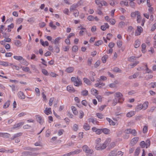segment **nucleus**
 <instances>
[{
  "label": "nucleus",
  "instance_id": "obj_17",
  "mask_svg": "<svg viewBox=\"0 0 156 156\" xmlns=\"http://www.w3.org/2000/svg\"><path fill=\"white\" fill-rule=\"evenodd\" d=\"M71 109L72 110L73 113L76 115L78 114V112L77 110V109L74 106H72L71 107Z\"/></svg>",
  "mask_w": 156,
  "mask_h": 156
},
{
  "label": "nucleus",
  "instance_id": "obj_37",
  "mask_svg": "<svg viewBox=\"0 0 156 156\" xmlns=\"http://www.w3.org/2000/svg\"><path fill=\"white\" fill-rule=\"evenodd\" d=\"M140 151V148H137L135 150L134 154L136 156H137L139 155Z\"/></svg>",
  "mask_w": 156,
  "mask_h": 156
},
{
  "label": "nucleus",
  "instance_id": "obj_13",
  "mask_svg": "<svg viewBox=\"0 0 156 156\" xmlns=\"http://www.w3.org/2000/svg\"><path fill=\"white\" fill-rule=\"evenodd\" d=\"M66 90L69 92H73L75 91L73 86L71 85H68L67 87Z\"/></svg>",
  "mask_w": 156,
  "mask_h": 156
},
{
  "label": "nucleus",
  "instance_id": "obj_9",
  "mask_svg": "<svg viewBox=\"0 0 156 156\" xmlns=\"http://www.w3.org/2000/svg\"><path fill=\"white\" fill-rule=\"evenodd\" d=\"M143 31V29L141 27L137 26V29L135 31V34L136 36L139 35Z\"/></svg>",
  "mask_w": 156,
  "mask_h": 156
},
{
  "label": "nucleus",
  "instance_id": "obj_57",
  "mask_svg": "<svg viewBox=\"0 0 156 156\" xmlns=\"http://www.w3.org/2000/svg\"><path fill=\"white\" fill-rule=\"evenodd\" d=\"M79 79L78 77H72L71 78V81L74 83L76 81H77Z\"/></svg>",
  "mask_w": 156,
  "mask_h": 156
},
{
  "label": "nucleus",
  "instance_id": "obj_35",
  "mask_svg": "<svg viewBox=\"0 0 156 156\" xmlns=\"http://www.w3.org/2000/svg\"><path fill=\"white\" fill-rule=\"evenodd\" d=\"M138 13H140L138 11H136L134 12H132L131 13V16L132 18H134L137 16L138 15Z\"/></svg>",
  "mask_w": 156,
  "mask_h": 156
},
{
  "label": "nucleus",
  "instance_id": "obj_24",
  "mask_svg": "<svg viewBox=\"0 0 156 156\" xmlns=\"http://www.w3.org/2000/svg\"><path fill=\"white\" fill-rule=\"evenodd\" d=\"M61 39V38L60 37H58L55 38L54 40L53 41V43L55 44H58L59 42L60 41Z\"/></svg>",
  "mask_w": 156,
  "mask_h": 156
},
{
  "label": "nucleus",
  "instance_id": "obj_52",
  "mask_svg": "<svg viewBox=\"0 0 156 156\" xmlns=\"http://www.w3.org/2000/svg\"><path fill=\"white\" fill-rule=\"evenodd\" d=\"M102 132L105 134H108L110 132L109 130L107 129H104L102 130Z\"/></svg>",
  "mask_w": 156,
  "mask_h": 156
},
{
  "label": "nucleus",
  "instance_id": "obj_10",
  "mask_svg": "<svg viewBox=\"0 0 156 156\" xmlns=\"http://www.w3.org/2000/svg\"><path fill=\"white\" fill-rule=\"evenodd\" d=\"M139 137H135L133 138L130 141V144L132 145L133 146L135 145L138 142L139 140Z\"/></svg>",
  "mask_w": 156,
  "mask_h": 156
},
{
  "label": "nucleus",
  "instance_id": "obj_53",
  "mask_svg": "<svg viewBox=\"0 0 156 156\" xmlns=\"http://www.w3.org/2000/svg\"><path fill=\"white\" fill-rule=\"evenodd\" d=\"M87 19L90 21H92L94 19V17L92 15H90L87 17Z\"/></svg>",
  "mask_w": 156,
  "mask_h": 156
},
{
  "label": "nucleus",
  "instance_id": "obj_63",
  "mask_svg": "<svg viewBox=\"0 0 156 156\" xmlns=\"http://www.w3.org/2000/svg\"><path fill=\"white\" fill-rule=\"evenodd\" d=\"M73 128L74 130L77 131L78 130V125L76 124H75L73 125Z\"/></svg>",
  "mask_w": 156,
  "mask_h": 156
},
{
  "label": "nucleus",
  "instance_id": "obj_61",
  "mask_svg": "<svg viewBox=\"0 0 156 156\" xmlns=\"http://www.w3.org/2000/svg\"><path fill=\"white\" fill-rule=\"evenodd\" d=\"M156 28V22L154 23L152 26L151 28V30L152 31H153L155 30Z\"/></svg>",
  "mask_w": 156,
  "mask_h": 156
},
{
  "label": "nucleus",
  "instance_id": "obj_18",
  "mask_svg": "<svg viewBox=\"0 0 156 156\" xmlns=\"http://www.w3.org/2000/svg\"><path fill=\"white\" fill-rule=\"evenodd\" d=\"M44 112V113L47 115L51 114L52 113L51 111V108H46Z\"/></svg>",
  "mask_w": 156,
  "mask_h": 156
},
{
  "label": "nucleus",
  "instance_id": "obj_55",
  "mask_svg": "<svg viewBox=\"0 0 156 156\" xmlns=\"http://www.w3.org/2000/svg\"><path fill=\"white\" fill-rule=\"evenodd\" d=\"M49 25L52 29H55L56 28V26L53 24L52 22H51L49 23Z\"/></svg>",
  "mask_w": 156,
  "mask_h": 156
},
{
  "label": "nucleus",
  "instance_id": "obj_51",
  "mask_svg": "<svg viewBox=\"0 0 156 156\" xmlns=\"http://www.w3.org/2000/svg\"><path fill=\"white\" fill-rule=\"evenodd\" d=\"M89 122H92L93 124H96V120L93 118H90L88 119Z\"/></svg>",
  "mask_w": 156,
  "mask_h": 156
},
{
  "label": "nucleus",
  "instance_id": "obj_59",
  "mask_svg": "<svg viewBox=\"0 0 156 156\" xmlns=\"http://www.w3.org/2000/svg\"><path fill=\"white\" fill-rule=\"evenodd\" d=\"M138 15L137 16H136L137 17V22L138 23H140V20L141 19V16H140V13H138Z\"/></svg>",
  "mask_w": 156,
  "mask_h": 156
},
{
  "label": "nucleus",
  "instance_id": "obj_47",
  "mask_svg": "<svg viewBox=\"0 0 156 156\" xmlns=\"http://www.w3.org/2000/svg\"><path fill=\"white\" fill-rule=\"evenodd\" d=\"M14 25L13 23H11L8 26V31L9 32L11 31V29L13 28Z\"/></svg>",
  "mask_w": 156,
  "mask_h": 156
},
{
  "label": "nucleus",
  "instance_id": "obj_60",
  "mask_svg": "<svg viewBox=\"0 0 156 156\" xmlns=\"http://www.w3.org/2000/svg\"><path fill=\"white\" fill-rule=\"evenodd\" d=\"M102 43V41H98L97 42H96L94 43V45L96 46H98L101 45Z\"/></svg>",
  "mask_w": 156,
  "mask_h": 156
},
{
  "label": "nucleus",
  "instance_id": "obj_8",
  "mask_svg": "<svg viewBox=\"0 0 156 156\" xmlns=\"http://www.w3.org/2000/svg\"><path fill=\"white\" fill-rule=\"evenodd\" d=\"M126 132L127 133H131L133 135L135 136L136 135L137 133L135 129H127L125 130Z\"/></svg>",
  "mask_w": 156,
  "mask_h": 156
},
{
  "label": "nucleus",
  "instance_id": "obj_11",
  "mask_svg": "<svg viewBox=\"0 0 156 156\" xmlns=\"http://www.w3.org/2000/svg\"><path fill=\"white\" fill-rule=\"evenodd\" d=\"M109 27V25L107 23H104L101 26L100 28L102 31H105L107 29H108Z\"/></svg>",
  "mask_w": 156,
  "mask_h": 156
},
{
  "label": "nucleus",
  "instance_id": "obj_40",
  "mask_svg": "<svg viewBox=\"0 0 156 156\" xmlns=\"http://www.w3.org/2000/svg\"><path fill=\"white\" fill-rule=\"evenodd\" d=\"M108 57L107 55H105L103 56L101 59L102 62L104 63H105L106 62Z\"/></svg>",
  "mask_w": 156,
  "mask_h": 156
},
{
  "label": "nucleus",
  "instance_id": "obj_22",
  "mask_svg": "<svg viewBox=\"0 0 156 156\" xmlns=\"http://www.w3.org/2000/svg\"><path fill=\"white\" fill-rule=\"evenodd\" d=\"M40 42L41 44L43 46H48L49 45V43L47 41H45V42H44L43 40L40 39Z\"/></svg>",
  "mask_w": 156,
  "mask_h": 156
},
{
  "label": "nucleus",
  "instance_id": "obj_41",
  "mask_svg": "<svg viewBox=\"0 0 156 156\" xmlns=\"http://www.w3.org/2000/svg\"><path fill=\"white\" fill-rule=\"evenodd\" d=\"M73 70V68L72 67H69L67 68L66 71L68 73L72 72Z\"/></svg>",
  "mask_w": 156,
  "mask_h": 156
},
{
  "label": "nucleus",
  "instance_id": "obj_15",
  "mask_svg": "<svg viewBox=\"0 0 156 156\" xmlns=\"http://www.w3.org/2000/svg\"><path fill=\"white\" fill-rule=\"evenodd\" d=\"M95 76V73L93 72H91L90 73V78L92 81H94V77Z\"/></svg>",
  "mask_w": 156,
  "mask_h": 156
},
{
  "label": "nucleus",
  "instance_id": "obj_19",
  "mask_svg": "<svg viewBox=\"0 0 156 156\" xmlns=\"http://www.w3.org/2000/svg\"><path fill=\"white\" fill-rule=\"evenodd\" d=\"M82 84L81 80L79 79L74 83V85L76 86H79Z\"/></svg>",
  "mask_w": 156,
  "mask_h": 156
},
{
  "label": "nucleus",
  "instance_id": "obj_36",
  "mask_svg": "<svg viewBox=\"0 0 156 156\" xmlns=\"http://www.w3.org/2000/svg\"><path fill=\"white\" fill-rule=\"evenodd\" d=\"M84 82L87 85H90L91 84V83L89 80L87 78H83Z\"/></svg>",
  "mask_w": 156,
  "mask_h": 156
},
{
  "label": "nucleus",
  "instance_id": "obj_28",
  "mask_svg": "<svg viewBox=\"0 0 156 156\" xmlns=\"http://www.w3.org/2000/svg\"><path fill=\"white\" fill-rule=\"evenodd\" d=\"M22 69L23 71L25 72H28L30 73H31V72L30 71V68L26 66H23L22 67Z\"/></svg>",
  "mask_w": 156,
  "mask_h": 156
},
{
  "label": "nucleus",
  "instance_id": "obj_43",
  "mask_svg": "<svg viewBox=\"0 0 156 156\" xmlns=\"http://www.w3.org/2000/svg\"><path fill=\"white\" fill-rule=\"evenodd\" d=\"M142 109L141 104H140L138 105L136 108V110L137 111H138Z\"/></svg>",
  "mask_w": 156,
  "mask_h": 156
},
{
  "label": "nucleus",
  "instance_id": "obj_21",
  "mask_svg": "<svg viewBox=\"0 0 156 156\" xmlns=\"http://www.w3.org/2000/svg\"><path fill=\"white\" fill-rule=\"evenodd\" d=\"M148 103L147 101H145L142 104H141L142 109L143 110L146 109L148 107Z\"/></svg>",
  "mask_w": 156,
  "mask_h": 156
},
{
  "label": "nucleus",
  "instance_id": "obj_45",
  "mask_svg": "<svg viewBox=\"0 0 156 156\" xmlns=\"http://www.w3.org/2000/svg\"><path fill=\"white\" fill-rule=\"evenodd\" d=\"M139 56L138 57H136L134 56H131L129 58L128 60L130 62H132L134 60L136 59V58H139Z\"/></svg>",
  "mask_w": 156,
  "mask_h": 156
},
{
  "label": "nucleus",
  "instance_id": "obj_31",
  "mask_svg": "<svg viewBox=\"0 0 156 156\" xmlns=\"http://www.w3.org/2000/svg\"><path fill=\"white\" fill-rule=\"evenodd\" d=\"M24 124V122H21L20 123H17L16 124H15L13 128H16L18 127H20L21 126H22Z\"/></svg>",
  "mask_w": 156,
  "mask_h": 156
},
{
  "label": "nucleus",
  "instance_id": "obj_48",
  "mask_svg": "<svg viewBox=\"0 0 156 156\" xmlns=\"http://www.w3.org/2000/svg\"><path fill=\"white\" fill-rule=\"evenodd\" d=\"M84 112L81 110L79 111V117L80 119H82L83 118L84 115Z\"/></svg>",
  "mask_w": 156,
  "mask_h": 156
},
{
  "label": "nucleus",
  "instance_id": "obj_6",
  "mask_svg": "<svg viewBox=\"0 0 156 156\" xmlns=\"http://www.w3.org/2000/svg\"><path fill=\"white\" fill-rule=\"evenodd\" d=\"M83 150L86 154H91L93 152L92 150H91L86 145L83 146L82 147Z\"/></svg>",
  "mask_w": 156,
  "mask_h": 156
},
{
  "label": "nucleus",
  "instance_id": "obj_25",
  "mask_svg": "<svg viewBox=\"0 0 156 156\" xmlns=\"http://www.w3.org/2000/svg\"><path fill=\"white\" fill-rule=\"evenodd\" d=\"M77 7V5H76L75 4H73L72 5L70 8L69 9L70 10L71 12H73L75 11V10H76L77 9H76V8Z\"/></svg>",
  "mask_w": 156,
  "mask_h": 156
},
{
  "label": "nucleus",
  "instance_id": "obj_39",
  "mask_svg": "<svg viewBox=\"0 0 156 156\" xmlns=\"http://www.w3.org/2000/svg\"><path fill=\"white\" fill-rule=\"evenodd\" d=\"M141 47H142V50H141L142 52L143 53H144L146 51V45L145 44H142Z\"/></svg>",
  "mask_w": 156,
  "mask_h": 156
},
{
  "label": "nucleus",
  "instance_id": "obj_42",
  "mask_svg": "<svg viewBox=\"0 0 156 156\" xmlns=\"http://www.w3.org/2000/svg\"><path fill=\"white\" fill-rule=\"evenodd\" d=\"M72 12L73 13V15L75 16V17H77L78 16L79 14V12L77 9L76 10H75V11Z\"/></svg>",
  "mask_w": 156,
  "mask_h": 156
},
{
  "label": "nucleus",
  "instance_id": "obj_7",
  "mask_svg": "<svg viewBox=\"0 0 156 156\" xmlns=\"http://www.w3.org/2000/svg\"><path fill=\"white\" fill-rule=\"evenodd\" d=\"M81 151V150H76L74 151L70 152L69 153L66 154H64L63 156H70L71 155H73L75 154H78Z\"/></svg>",
  "mask_w": 156,
  "mask_h": 156
},
{
  "label": "nucleus",
  "instance_id": "obj_4",
  "mask_svg": "<svg viewBox=\"0 0 156 156\" xmlns=\"http://www.w3.org/2000/svg\"><path fill=\"white\" fill-rule=\"evenodd\" d=\"M146 144L144 141H142L140 143V145L142 148L145 147L147 148L149 147L150 145V141L149 140H147L146 141Z\"/></svg>",
  "mask_w": 156,
  "mask_h": 156
},
{
  "label": "nucleus",
  "instance_id": "obj_50",
  "mask_svg": "<svg viewBox=\"0 0 156 156\" xmlns=\"http://www.w3.org/2000/svg\"><path fill=\"white\" fill-rule=\"evenodd\" d=\"M125 134L124 135L123 137L125 139H128L129 137V133H127L126 132L125 130L124 131Z\"/></svg>",
  "mask_w": 156,
  "mask_h": 156
},
{
  "label": "nucleus",
  "instance_id": "obj_27",
  "mask_svg": "<svg viewBox=\"0 0 156 156\" xmlns=\"http://www.w3.org/2000/svg\"><path fill=\"white\" fill-rule=\"evenodd\" d=\"M18 96L19 98L22 99H24L25 98V96L23 93L20 91L18 93Z\"/></svg>",
  "mask_w": 156,
  "mask_h": 156
},
{
  "label": "nucleus",
  "instance_id": "obj_12",
  "mask_svg": "<svg viewBox=\"0 0 156 156\" xmlns=\"http://www.w3.org/2000/svg\"><path fill=\"white\" fill-rule=\"evenodd\" d=\"M120 4L122 7L128 6L129 2L127 0H123L120 1Z\"/></svg>",
  "mask_w": 156,
  "mask_h": 156
},
{
  "label": "nucleus",
  "instance_id": "obj_29",
  "mask_svg": "<svg viewBox=\"0 0 156 156\" xmlns=\"http://www.w3.org/2000/svg\"><path fill=\"white\" fill-rule=\"evenodd\" d=\"M105 84L103 83H95V87H97L101 88L104 86Z\"/></svg>",
  "mask_w": 156,
  "mask_h": 156
},
{
  "label": "nucleus",
  "instance_id": "obj_30",
  "mask_svg": "<svg viewBox=\"0 0 156 156\" xmlns=\"http://www.w3.org/2000/svg\"><path fill=\"white\" fill-rule=\"evenodd\" d=\"M13 58L17 60H23V61L24 60V59L23 58V57L22 56H13Z\"/></svg>",
  "mask_w": 156,
  "mask_h": 156
},
{
  "label": "nucleus",
  "instance_id": "obj_58",
  "mask_svg": "<svg viewBox=\"0 0 156 156\" xmlns=\"http://www.w3.org/2000/svg\"><path fill=\"white\" fill-rule=\"evenodd\" d=\"M1 65L5 66H7L9 65V64L8 62H1Z\"/></svg>",
  "mask_w": 156,
  "mask_h": 156
},
{
  "label": "nucleus",
  "instance_id": "obj_49",
  "mask_svg": "<svg viewBox=\"0 0 156 156\" xmlns=\"http://www.w3.org/2000/svg\"><path fill=\"white\" fill-rule=\"evenodd\" d=\"M14 43L16 46H19L20 45L21 42L19 40H16L14 41Z\"/></svg>",
  "mask_w": 156,
  "mask_h": 156
},
{
  "label": "nucleus",
  "instance_id": "obj_2",
  "mask_svg": "<svg viewBox=\"0 0 156 156\" xmlns=\"http://www.w3.org/2000/svg\"><path fill=\"white\" fill-rule=\"evenodd\" d=\"M111 139L110 138H108L104 142L106 146V148L107 146L109 148H111L114 147L115 145V143L114 142H111Z\"/></svg>",
  "mask_w": 156,
  "mask_h": 156
},
{
  "label": "nucleus",
  "instance_id": "obj_5",
  "mask_svg": "<svg viewBox=\"0 0 156 156\" xmlns=\"http://www.w3.org/2000/svg\"><path fill=\"white\" fill-rule=\"evenodd\" d=\"M114 97L118 98L120 101H123L124 100V98L123 97L122 94L120 92H117L114 95Z\"/></svg>",
  "mask_w": 156,
  "mask_h": 156
},
{
  "label": "nucleus",
  "instance_id": "obj_54",
  "mask_svg": "<svg viewBox=\"0 0 156 156\" xmlns=\"http://www.w3.org/2000/svg\"><path fill=\"white\" fill-rule=\"evenodd\" d=\"M63 12L64 13L68 15H69V9H65L63 10Z\"/></svg>",
  "mask_w": 156,
  "mask_h": 156
},
{
  "label": "nucleus",
  "instance_id": "obj_56",
  "mask_svg": "<svg viewBox=\"0 0 156 156\" xmlns=\"http://www.w3.org/2000/svg\"><path fill=\"white\" fill-rule=\"evenodd\" d=\"M50 76L53 77H55L58 76V74L53 72H51L50 73Z\"/></svg>",
  "mask_w": 156,
  "mask_h": 156
},
{
  "label": "nucleus",
  "instance_id": "obj_32",
  "mask_svg": "<svg viewBox=\"0 0 156 156\" xmlns=\"http://www.w3.org/2000/svg\"><path fill=\"white\" fill-rule=\"evenodd\" d=\"M72 49L73 52H75L78 51V47L76 45H74L72 47Z\"/></svg>",
  "mask_w": 156,
  "mask_h": 156
},
{
  "label": "nucleus",
  "instance_id": "obj_46",
  "mask_svg": "<svg viewBox=\"0 0 156 156\" xmlns=\"http://www.w3.org/2000/svg\"><path fill=\"white\" fill-rule=\"evenodd\" d=\"M81 94L83 96H87L88 95V91L87 90H84L81 92Z\"/></svg>",
  "mask_w": 156,
  "mask_h": 156
},
{
  "label": "nucleus",
  "instance_id": "obj_3",
  "mask_svg": "<svg viewBox=\"0 0 156 156\" xmlns=\"http://www.w3.org/2000/svg\"><path fill=\"white\" fill-rule=\"evenodd\" d=\"M124 152L121 151H117L115 150L111 151L109 154L108 156H122Z\"/></svg>",
  "mask_w": 156,
  "mask_h": 156
},
{
  "label": "nucleus",
  "instance_id": "obj_20",
  "mask_svg": "<svg viewBox=\"0 0 156 156\" xmlns=\"http://www.w3.org/2000/svg\"><path fill=\"white\" fill-rule=\"evenodd\" d=\"M135 112L134 111H131L128 112L126 116L127 117H130L135 115Z\"/></svg>",
  "mask_w": 156,
  "mask_h": 156
},
{
  "label": "nucleus",
  "instance_id": "obj_38",
  "mask_svg": "<svg viewBox=\"0 0 156 156\" xmlns=\"http://www.w3.org/2000/svg\"><path fill=\"white\" fill-rule=\"evenodd\" d=\"M10 104V101H7L3 105V107L4 108H8Z\"/></svg>",
  "mask_w": 156,
  "mask_h": 156
},
{
  "label": "nucleus",
  "instance_id": "obj_33",
  "mask_svg": "<svg viewBox=\"0 0 156 156\" xmlns=\"http://www.w3.org/2000/svg\"><path fill=\"white\" fill-rule=\"evenodd\" d=\"M140 45V42L138 40H136L135 42L134 47L135 48L139 47Z\"/></svg>",
  "mask_w": 156,
  "mask_h": 156
},
{
  "label": "nucleus",
  "instance_id": "obj_23",
  "mask_svg": "<svg viewBox=\"0 0 156 156\" xmlns=\"http://www.w3.org/2000/svg\"><path fill=\"white\" fill-rule=\"evenodd\" d=\"M91 94L94 95L96 96L98 94V91L95 89L94 88L91 89L90 90Z\"/></svg>",
  "mask_w": 156,
  "mask_h": 156
},
{
  "label": "nucleus",
  "instance_id": "obj_64",
  "mask_svg": "<svg viewBox=\"0 0 156 156\" xmlns=\"http://www.w3.org/2000/svg\"><path fill=\"white\" fill-rule=\"evenodd\" d=\"M112 36V34L110 33L107 34L106 38L108 40H110Z\"/></svg>",
  "mask_w": 156,
  "mask_h": 156
},
{
  "label": "nucleus",
  "instance_id": "obj_62",
  "mask_svg": "<svg viewBox=\"0 0 156 156\" xmlns=\"http://www.w3.org/2000/svg\"><path fill=\"white\" fill-rule=\"evenodd\" d=\"M95 3L99 6H101V1L100 0H95Z\"/></svg>",
  "mask_w": 156,
  "mask_h": 156
},
{
  "label": "nucleus",
  "instance_id": "obj_26",
  "mask_svg": "<svg viewBox=\"0 0 156 156\" xmlns=\"http://www.w3.org/2000/svg\"><path fill=\"white\" fill-rule=\"evenodd\" d=\"M83 127L85 130H87L90 129V127L87 123H85L84 124Z\"/></svg>",
  "mask_w": 156,
  "mask_h": 156
},
{
  "label": "nucleus",
  "instance_id": "obj_44",
  "mask_svg": "<svg viewBox=\"0 0 156 156\" xmlns=\"http://www.w3.org/2000/svg\"><path fill=\"white\" fill-rule=\"evenodd\" d=\"M96 115L97 117L100 119H102L103 117V115L101 113H97L96 114Z\"/></svg>",
  "mask_w": 156,
  "mask_h": 156
},
{
  "label": "nucleus",
  "instance_id": "obj_14",
  "mask_svg": "<svg viewBox=\"0 0 156 156\" xmlns=\"http://www.w3.org/2000/svg\"><path fill=\"white\" fill-rule=\"evenodd\" d=\"M10 134L6 133L0 132V137L4 138H7L10 136Z\"/></svg>",
  "mask_w": 156,
  "mask_h": 156
},
{
  "label": "nucleus",
  "instance_id": "obj_34",
  "mask_svg": "<svg viewBox=\"0 0 156 156\" xmlns=\"http://www.w3.org/2000/svg\"><path fill=\"white\" fill-rule=\"evenodd\" d=\"M106 119L109 122L110 125L112 126L115 125V123L110 118H106Z\"/></svg>",
  "mask_w": 156,
  "mask_h": 156
},
{
  "label": "nucleus",
  "instance_id": "obj_16",
  "mask_svg": "<svg viewBox=\"0 0 156 156\" xmlns=\"http://www.w3.org/2000/svg\"><path fill=\"white\" fill-rule=\"evenodd\" d=\"M122 101H120L118 98L115 97L114 99L113 100L112 102V105H115L117 103H122Z\"/></svg>",
  "mask_w": 156,
  "mask_h": 156
},
{
  "label": "nucleus",
  "instance_id": "obj_1",
  "mask_svg": "<svg viewBox=\"0 0 156 156\" xmlns=\"http://www.w3.org/2000/svg\"><path fill=\"white\" fill-rule=\"evenodd\" d=\"M101 140L100 138H98L95 140V148L97 150H101L106 148V146L104 143H101Z\"/></svg>",
  "mask_w": 156,
  "mask_h": 156
}]
</instances>
